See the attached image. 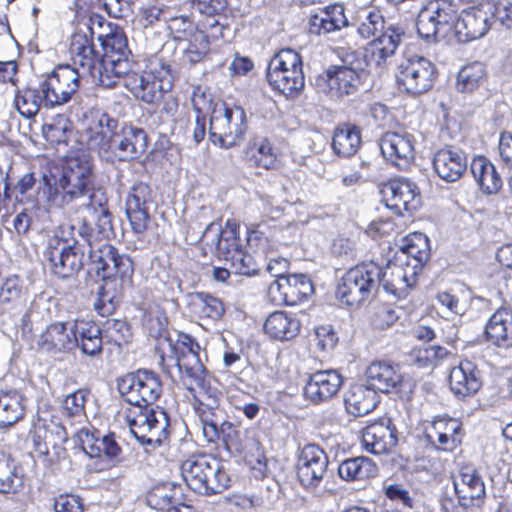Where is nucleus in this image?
<instances>
[{"label": "nucleus", "mask_w": 512, "mask_h": 512, "mask_svg": "<svg viewBox=\"0 0 512 512\" xmlns=\"http://www.w3.org/2000/svg\"><path fill=\"white\" fill-rule=\"evenodd\" d=\"M148 148V136L142 129L123 124L117 129L105 162H124L139 158Z\"/></svg>", "instance_id": "obj_18"}, {"label": "nucleus", "mask_w": 512, "mask_h": 512, "mask_svg": "<svg viewBox=\"0 0 512 512\" xmlns=\"http://www.w3.org/2000/svg\"><path fill=\"white\" fill-rule=\"evenodd\" d=\"M284 299L287 305H296L313 293V285L304 274H292L286 277Z\"/></svg>", "instance_id": "obj_50"}, {"label": "nucleus", "mask_w": 512, "mask_h": 512, "mask_svg": "<svg viewBox=\"0 0 512 512\" xmlns=\"http://www.w3.org/2000/svg\"><path fill=\"white\" fill-rule=\"evenodd\" d=\"M91 78L105 88H112L118 83L120 79L115 72L112 55H103Z\"/></svg>", "instance_id": "obj_56"}, {"label": "nucleus", "mask_w": 512, "mask_h": 512, "mask_svg": "<svg viewBox=\"0 0 512 512\" xmlns=\"http://www.w3.org/2000/svg\"><path fill=\"white\" fill-rule=\"evenodd\" d=\"M398 256H401L404 261H409L412 268L419 272L430 256L427 236L420 232L406 236L402 241L401 251Z\"/></svg>", "instance_id": "obj_37"}, {"label": "nucleus", "mask_w": 512, "mask_h": 512, "mask_svg": "<svg viewBox=\"0 0 512 512\" xmlns=\"http://www.w3.org/2000/svg\"><path fill=\"white\" fill-rule=\"evenodd\" d=\"M44 95L40 81L37 85L17 89L14 95V106L21 116L32 118L39 112L42 105L46 107Z\"/></svg>", "instance_id": "obj_42"}, {"label": "nucleus", "mask_w": 512, "mask_h": 512, "mask_svg": "<svg viewBox=\"0 0 512 512\" xmlns=\"http://www.w3.org/2000/svg\"><path fill=\"white\" fill-rule=\"evenodd\" d=\"M77 437L82 450L91 458H116L121 452V448L112 437H99L86 429L80 430Z\"/></svg>", "instance_id": "obj_36"}, {"label": "nucleus", "mask_w": 512, "mask_h": 512, "mask_svg": "<svg viewBox=\"0 0 512 512\" xmlns=\"http://www.w3.org/2000/svg\"><path fill=\"white\" fill-rule=\"evenodd\" d=\"M98 40L104 50V55L110 54L115 56L128 55L127 39L120 30H114L106 35H99Z\"/></svg>", "instance_id": "obj_57"}, {"label": "nucleus", "mask_w": 512, "mask_h": 512, "mask_svg": "<svg viewBox=\"0 0 512 512\" xmlns=\"http://www.w3.org/2000/svg\"><path fill=\"white\" fill-rule=\"evenodd\" d=\"M94 218V226L83 221L77 229L78 235L87 243L89 249H94L93 246L96 242L108 240L115 235L112 215L109 210H102V212L95 215Z\"/></svg>", "instance_id": "obj_40"}, {"label": "nucleus", "mask_w": 512, "mask_h": 512, "mask_svg": "<svg viewBox=\"0 0 512 512\" xmlns=\"http://www.w3.org/2000/svg\"><path fill=\"white\" fill-rule=\"evenodd\" d=\"M379 275L380 266L374 262L349 269L337 285L336 297L348 306L361 304L376 292Z\"/></svg>", "instance_id": "obj_8"}, {"label": "nucleus", "mask_w": 512, "mask_h": 512, "mask_svg": "<svg viewBox=\"0 0 512 512\" xmlns=\"http://www.w3.org/2000/svg\"><path fill=\"white\" fill-rule=\"evenodd\" d=\"M80 206L92 212L93 216L98 215L102 210H109L107 207V198L101 191L92 190L90 187L85 198H81Z\"/></svg>", "instance_id": "obj_62"}, {"label": "nucleus", "mask_w": 512, "mask_h": 512, "mask_svg": "<svg viewBox=\"0 0 512 512\" xmlns=\"http://www.w3.org/2000/svg\"><path fill=\"white\" fill-rule=\"evenodd\" d=\"M24 415V397L17 390L0 391V428L14 425Z\"/></svg>", "instance_id": "obj_44"}, {"label": "nucleus", "mask_w": 512, "mask_h": 512, "mask_svg": "<svg viewBox=\"0 0 512 512\" xmlns=\"http://www.w3.org/2000/svg\"><path fill=\"white\" fill-rule=\"evenodd\" d=\"M77 325L54 322L39 335L37 344L45 352L56 354L71 351L78 346Z\"/></svg>", "instance_id": "obj_22"}, {"label": "nucleus", "mask_w": 512, "mask_h": 512, "mask_svg": "<svg viewBox=\"0 0 512 512\" xmlns=\"http://www.w3.org/2000/svg\"><path fill=\"white\" fill-rule=\"evenodd\" d=\"M344 402L349 414L360 417L376 408L378 395L368 385L354 384L347 391Z\"/></svg>", "instance_id": "obj_35"}, {"label": "nucleus", "mask_w": 512, "mask_h": 512, "mask_svg": "<svg viewBox=\"0 0 512 512\" xmlns=\"http://www.w3.org/2000/svg\"><path fill=\"white\" fill-rule=\"evenodd\" d=\"M309 24L311 33L321 35L340 30L347 26L348 20L344 13V7L335 3L312 15Z\"/></svg>", "instance_id": "obj_34"}, {"label": "nucleus", "mask_w": 512, "mask_h": 512, "mask_svg": "<svg viewBox=\"0 0 512 512\" xmlns=\"http://www.w3.org/2000/svg\"><path fill=\"white\" fill-rule=\"evenodd\" d=\"M485 335L489 341L499 347L512 344V311L498 309L489 319Z\"/></svg>", "instance_id": "obj_39"}, {"label": "nucleus", "mask_w": 512, "mask_h": 512, "mask_svg": "<svg viewBox=\"0 0 512 512\" xmlns=\"http://www.w3.org/2000/svg\"><path fill=\"white\" fill-rule=\"evenodd\" d=\"M117 388L130 405L125 418L139 443L152 448L165 443L169 437V417L162 408L152 406L162 393L159 377L152 371L138 370L120 378Z\"/></svg>", "instance_id": "obj_1"}, {"label": "nucleus", "mask_w": 512, "mask_h": 512, "mask_svg": "<svg viewBox=\"0 0 512 512\" xmlns=\"http://www.w3.org/2000/svg\"><path fill=\"white\" fill-rule=\"evenodd\" d=\"M92 185V165L86 158L70 157L62 168L44 174L39 187L45 201L63 208L85 198Z\"/></svg>", "instance_id": "obj_3"}, {"label": "nucleus", "mask_w": 512, "mask_h": 512, "mask_svg": "<svg viewBox=\"0 0 512 512\" xmlns=\"http://www.w3.org/2000/svg\"><path fill=\"white\" fill-rule=\"evenodd\" d=\"M172 76L168 67L161 65L138 74L129 75L126 88L133 95L148 104L161 100L172 89Z\"/></svg>", "instance_id": "obj_15"}, {"label": "nucleus", "mask_w": 512, "mask_h": 512, "mask_svg": "<svg viewBox=\"0 0 512 512\" xmlns=\"http://www.w3.org/2000/svg\"><path fill=\"white\" fill-rule=\"evenodd\" d=\"M363 71L347 65H333L315 78L318 92L331 99H340L357 92Z\"/></svg>", "instance_id": "obj_16"}, {"label": "nucleus", "mask_w": 512, "mask_h": 512, "mask_svg": "<svg viewBox=\"0 0 512 512\" xmlns=\"http://www.w3.org/2000/svg\"><path fill=\"white\" fill-rule=\"evenodd\" d=\"M174 356L168 359L174 361L180 373L183 385L193 398L200 404L213 408L217 405V389L211 387L207 370L200 360V345L188 334H180L173 345L168 338L163 339Z\"/></svg>", "instance_id": "obj_4"}, {"label": "nucleus", "mask_w": 512, "mask_h": 512, "mask_svg": "<svg viewBox=\"0 0 512 512\" xmlns=\"http://www.w3.org/2000/svg\"><path fill=\"white\" fill-rule=\"evenodd\" d=\"M216 237L219 254L224 260L230 262L236 274L249 276L257 271L254 258L242 249L233 231L217 233Z\"/></svg>", "instance_id": "obj_23"}, {"label": "nucleus", "mask_w": 512, "mask_h": 512, "mask_svg": "<svg viewBox=\"0 0 512 512\" xmlns=\"http://www.w3.org/2000/svg\"><path fill=\"white\" fill-rule=\"evenodd\" d=\"M449 386L457 397H467L475 394L481 381L474 363L469 360H462L458 366L451 369L449 375Z\"/></svg>", "instance_id": "obj_32"}, {"label": "nucleus", "mask_w": 512, "mask_h": 512, "mask_svg": "<svg viewBox=\"0 0 512 512\" xmlns=\"http://www.w3.org/2000/svg\"><path fill=\"white\" fill-rule=\"evenodd\" d=\"M266 78L274 90L293 97L305 85L302 58L293 49H282L270 60Z\"/></svg>", "instance_id": "obj_7"}, {"label": "nucleus", "mask_w": 512, "mask_h": 512, "mask_svg": "<svg viewBox=\"0 0 512 512\" xmlns=\"http://www.w3.org/2000/svg\"><path fill=\"white\" fill-rule=\"evenodd\" d=\"M194 400L199 404L200 419L202 422L203 434L209 442H214L219 438V421L216 415L212 412L218 405L209 408L206 405L200 404L195 398ZM217 404H219V392L217 391Z\"/></svg>", "instance_id": "obj_58"}, {"label": "nucleus", "mask_w": 512, "mask_h": 512, "mask_svg": "<svg viewBox=\"0 0 512 512\" xmlns=\"http://www.w3.org/2000/svg\"><path fill=\"white\" fill-rule=\"evenodd\" d=\"M357 31L365 39L377 36L371 43L370 61L382 73L402 41L404 31L400 27L389 26L385 29V20L380 11L372 9L360 16Z\"/></svg>", "instance_id": "obj_5"}, {"label": "nucleus", "mask_w": 512, "mask_h": 512, "mask_svg": "<svg viewBox=\"0 0 512 512\" xmlns=\"http://www.w3.org/2000/svg\"><path fill=\"white\" fill-rule=\"evenodd\" d=\"M53 204L45 201L42 189L38 186L35 199H27L24 208L15 216L13 226L19 235H26L41 219L46 217Z\"/></svg>", "instance_id": "obj_29"}, {"label": "nucleus", "mask_w": 512, "mask_h": 512, "mask_svg": "<svg viewBox=\"0 0 512 512\" xmlns=\"http://www.w3.org/2000/svg\"><path fill=\"white\" fill-rule=\"evenodd\" d=\"M329 466V457L316 444H307L299 452L296 471L297 478L304 489L316 492L321 487Z\"/></svg>", "instance_id": "obj_17"}, {"label": "nucleus", "mask_w": 512, "mask_h": 512, "mask_svg": "<svg viewBox=\"0 0 512 512\" xmlns=\"http://www.w3.org/2000/svg\"><path fill=\"white\" fill-rule=\"evenodd\" d=\"M70 52L72 54L73 64L81 74V78L90 76L95 71L101 58L95 51L94 45L85 34L75 33L72 36L70 44Z\"/></svg>", "instance_id": "obj_31"}, {"label": "nucleus", "mask_w": 512, "mask_h": 512, "mask_svg": "<svg viewBox=\"0 0 512 512\" xmlns=\"http://www.w3.org/2000/svg\"><path fill=\"white\" fill-rule=\"evenodd\" d=\"M105 332L109 341L117 346L128 343L131 339V329L127 322L123 320L112 319L106 322Z\"/></svg>", "instance_id": "obj_61"}, {"label": "nucleus", "mask_w": 512, "mask_h": 512, "mask_svg": "<svg viewBox=\"0 0 512 512\" xmlns=\"http://www.w3.org/2000/svg\"><path fill=\"white\" fill-rule=\"evenodd\" d=\"M485 76V67L481 62H473L464 66L458 73L457 87L462 92L476 89Z\"/></svg>", "instance_id": "obj_53"}, {"label": "nucleus", "mask_w": 512, "mask_h": 512, "mask_svg": "<svg viewBox=\"0 0 512 512\" xmlns=\"http://www.w3.org/2000/svg\"><path fill=\"white\" fill-rule=\"evenodd\" d=\"M120 123L107 112L89 109L82 119V138L87 147L105 161Z\"/></svg>", "instance_id": "obj_11"}, {"label": "nucleus", "mask_w": 512, "mask_h": 512, "mask_svg": "<svg viewBox=\"0 0 512 512\" xmlns=\"http://www.w3.org/2000/svg\"><path fill=\"white\" fill-rule=\"evenodd\" d=\"M247 131V117L240 106L216 105L210 118L211 141L222 148L239 144Z\"/></svg>", "instance_id": "obj_10"}, {"label": "nucleus", "mask_w": 512, "mask_h": 512, "mask_svg": "<svg viewBox=\"0 0 512 512\" xmlns=\"http://www.w3.org/2000/svg\"><path fill=\"white\" fill-rule=\"evenodd\" d=\"M383 199L389 209L397 214L416 211L421 202L417 185L411 180L398 177L389 180L382 189Z\"/></svg>", "instance_id": "obj_20"}, {"label": "nucleus", "mask_w": 512, "mask_h": 512, "mask_svg": "<svg viewBox=\"0 0 512 512\" xmlns=\"http://www.w3.org/2000/svg\"><path fill=\"white\" fill-rule=\"evenodd\" d=\"M417 274L409 261L396 256L395 260L389 261L384 268L380 267L379 285L381 284L387 293L402 298L416 283Z\"/></svg>", "instance_id": "obj_21"}, {"label": "nucleus", "mask_w": 512, "mask_h": 512, "mask_svg": "<svg viewBox=\"0 0 512 512\" xmlns=\"http://www.w3.org/2000/svg\"><path fill=\"white\" fill-rule=\"evenodd\" d=\"M89 256L95 265V270L104 283L99 288L98 297L94 302L95 311L102 317H107L116 309L119 290L117 279L128 283L133 274V262L110 244H102L97 249H89Z\"/></svg>", "instance_id": "obj_2"}, {"label": "nucleus", "mask_w": 512, "mask_h": 512, "mask_svg": "<svg viewBox=\"0 0 512 512\" xmlns=\"http://www.w3.org/2000/svg\"><path fill=\"white\" fill-rule=\"evenodd\" d=\"M28 290L24 282L16 275L6 278L0 285V304L12 309L23 306Z\"/></svg>", "instance_id": "obj_49"}, {"label": "nucleus", "mask_w": 512, "mask_h": 512, "mask_svg": "<svg viewBox=\"0 0 512 512\" xmlns=\"http://www.w3.org/2000/svg\"><path fill=\"white\" fill-rule=\"evenodd\" d=\"M78 346L81 351L89 356H96L102 351L101 330L96 324L83 323L79 329L76 328Z\"/></svg>", "instance_id": "obj_52"}, {"label": "nucleus", "mask_w": 512, "mask_h": 512, "mask_svg": "<svg viewBox=\"0 0 512 512\" xmlns=\"http://www.w3.org/2000/svg\"><path fill=\"white\" fill-rule=\"evenodd\" d=\"M184 58L192 64L202 61L209 52V37L203 31L195 30L190 34Z\"/></svg>", "instance_id": "obj_54"}, {"label": "nucleus", "mask_w": 512, "mask_h": 512, "mask_svg": "<svg viewBox=\"0 0 512 512\" xmlns=\"http://www.w3.org/2000/svg\"><path fill=\"white\" fill-rule=\"evenodd\" d=\"M67 120L59 116L51 122H47L42 127L44 138L51 144H60L66 142Z\"/></svg>", "instance_id": "obj_60"}, {"label": "nucleus", "mask_w": 512, "mask_h": 512, "mask_svg": "<svg viewBox=\"0 0 512 512\" xmlns=\"http://www.w3.org/2000/svg\"><path fill=\"white\" fill-rule=\"evenodd\" d=\"M377 466L368 457L359 456L344 460L338 467V475L344 481H358L374 477Z\"/></svg>", "instance_id": "obj_45"}, {"label": "nucleus", "mask_w": 512, "mask_h": 512, "mask_svg": "<svg viewBox=\"0 0 512 512\" xmlns=\"http://www.w3.org/2000/svg\"><path fill=\"white\" fill-rule=\"evenodd\" d=\"M315 338L314 341L316 343V347L320 351H329L332 350L338 341V337L335 331L329 325L319 326L315 329Z\"/></svg>", "instance_id": "obj_64"}, {"label": "nucleus", "mask_w": 512, "mask_h": 512, "mask_svg": "<svg viewBox=\"0 0 512 512\" xmlns=\"http://www.w3.org/2000/svg\"><path fill=\"white\" fill-rule=\"evenodd\" d=\"M467 168V159L460 150L439 149L433 157V169L445 182L458 181Z\"/></svg>", "instance_id": "obj_30"}, {"label": "nucleus", "mask_w": 512, "mask_h": 512, "mask_svg": "<svg viewBox=\"0 0 512 512\" xmlns=\"http://www.w3.org/2000/svg\"><path fill=\"white\" fill-rule=\"evenodd\" d=\"M362 143L361 129L351 123L339 124L333 133L332 149L339 157L353 156Z\"/></svg>", "instance_id": "obj_38"}, {"label": "nucleus", "mask_w": 512, "mask_h": 512, "mask_svg": "<svg viewBox=\"0 0 512 512\" xmlns=\"http://www.w3.org/2000/svg\"><path fill=\"white\" fill-rule=\"evenodd\" d=\"M399 432L390 418L381 419L366 426L362 431V442L374 454H386L397 445Z\"/></svg>", "instance_id": "obj_24"}, {"label": "nucleus", "mask_w": 512, "mask_h": 512, "mask_svg": "<svg viewBox=\"0 0 512 512\" xmlns=\"http://www.w3.org/2000/svg\"><path fill=\"white\" fill-rule=\"evenodd\" d=\"M64 239L58 235L51 236L44 250V257L49 262L51 272L61 279L70 278L66 269Z\"/></svg>", "instance_id": "obj_46"}, {"label": "nucleus", "mask_w": 512, "mask_h": 512, "mask_svg": "<svg viewBox=\"0 0 512 512\" xmlns=\"http://www.w3.org/2000/svg\"><path fill=\"white\" fill-rule=\"evenodd\" d=\"M81 74L70 65H59L40 79L45 92L46 107L53 108L68 103L80 88Z\"/></svg>", "instance_id": "obj_14"}, {"label": "nucleus", "mask_w": 512, "mask_h": 512, "mask_svg": "<svg viewBox=\"0 0 512 512\" xmlns=\"http://www.w3.org/2000/svg\"><path fill=\"white\" fill-rule=\"evenodd\" d=\"M23 486L22 477L11 458L0 452V493H16Z\"/></svg>", "instance_id": "obj_51"}, {"label": "nucleus", "mask_w": 512, "mask_h": 512, "mask_svg": "<svg viewBox=\"0 0 512 512\" xmlns=\"http://www.w3.org/2000/svg\"><path fill=\"white\" fill-rule=\"evenodd\" d=\"M264 333L272 340L289 341L300 332V321L292 314L275 311L263 324Z\"/></svg>", "instance_id": "obj_33"}, {"label": "nucleus", "mask_w": 512, "mask_h": 512, "mask_svg": "<svg viewBox=\"0 0 512 512\" xmlns=\"http://www.w3.org/2000/svg\"><path fill=\"white\" fill-rule=\"evenodd\" d=\"M425 435L437 449L451 451L462 442V424L455 418L437 417L426 428Z\"/></svg>", "instance_id": "obj_26"}, {"label": "nucleus", "mask_w": 512, "mask_h": 512, "mask_svg": "<svg viewBox=\"0 0 512 512\" xmlns=\"http://www.w3.org/2000/svg\"><path fill=\"white\" fill-rule=\"evenodd\" d=\"M453 487L461 510L454 505L452 499L445 498L442 500L444 512H465L466 508L480 506L484 502L486 493L483 476L480 470L472 464L460 467L453 476Z\"/></svg>", "instance_id": "obj_12"}, {"label": "nucleus", "mask_w": 512, "mask_h": 512, "mask_svg": "<svg viewBox=\"0 0 512 512\" xmlns=\"http://www.w3.org/2000/svg\"><path fill=\"white\" fill-rule=\"evenodd\" d=\"M380 149L388 161L405 168L414 159V137L407 132H386L380 140Z\"/></svg>", "instance_id": "obj_25"}, {"label": "nucleus", "mask_w": 512, "mask_h": 512, "mask_svg": "<svg viewBox=\"0 0 512 512\" xmlns=\"http://www.w3.org/2000/svg\"><path fill=\"white\" fill-rule=\"evenodd\" d=\"M474 179L486 194L497 193L502 187V178L494 164L484 156L475 157L470 165Z\"/></svg>", "instance_id": "obj_41"}, {"label": "nucleus", "mask_w": 512, "mask_h": 512, "mask_svg": "<svg viewBox=\"0 0 512 512\" xmlns=\"http://www.w3.org/2000/svg\"><path fill=\"white\" fill-rule=\"evenodd\" d=\"M189 307L191 312L199 318L217 320L224 313L223 303L218 298L204 292L190 295Z\"/></svg>", "instance_id": "obj_47"}, {"label": "nucleus", "mask_w": 512, "mask_h": 512, "mask_svg": "<svg viewBox=\"0 0 512 512\" xmlns=\"http://www.w3.org/2000/svg\"><path fill=\"white\" fill-rule=\"evenodd\" d=\"M366 382L377 393L398 392L403 385V375L397 366L390 363L373 362L365 372Z\"/></svg>", "instance_id": "obj_28"}, {"label": "nucleus", "mask_w": 512, "mask_h": 512, "mask_svg": "<svg viewBox=\"0 0 512 512\" xmlns=\"http://www.w3.org/2000/svg\"><path fill=\"white\" fill-rule=\"evenodd\" d=\"M399 88L413 95L428 91L436 78L434 64L427 58L412 55L403 58L395 74Z\"/></svg>", "instance_id": "obj_13"}, {"label": "nucleus", "mask_w": 512, "mask_h": 512, "mask_svg": "<svg viewBox=\"0 0 512 512\" xmlns=\"http://www.w3.org/2000/svg\"><path fill=\"white\" fill-rule=\"evenodd\" d=\"M180 488L173 483H161L152 487L147 495L146 502L148 506L155 510L165 511L172 504H178L180 501Z\"/></svg>", "instance_id": "obj_48"}, {"label": "nucleus", "mask_w": 512, "mask_h": 512, "mask_svg": "<svg viewBox=\"0 0 512 512\" xmlns=\"http://www.w3.org/2000/svg\"><path fill=\"white\" fill-rule=\"evenodd\" d=\"M448 355V351L438 345L424 346L415 349L411 361L420 368H430Z\"/></svg>", "instance_id": "obj_55"}, {"label": "nucleus", "mask_w": 512, "mask_h": 512, "mask_svg": "<svg viewBox=\"0 0 512 512\" xmlns=\"http://www.w3.org/2000/svg\"><path fill=\"white\" fill-rule=\"evenodd\" d=\"M126 214L134 233L143 234L147 230L150 221L147 208L126 207Z\"/></svg>", "instance_id": "obj_63"}, {"label": "nucleus", "mask_w": 512, "mask_h": 512, "mask_svg": "<svg viewBox=\"0 0 512 512\" xmlns=\"http://www.w3.org/2000/svg\"><path fill=\"white\" fill-rule=\"evenodd\" d=\"M63 246L65 247L66 269H69L70 277H72L83 267L84 251L81 249L78 239H74L72 243L64 240Z\"/></svg>", "instance_id": "obj_59"}, {"label": "nucleus", "mask_w": 512, "mask_h": 512, "mask_svg": "<svg viewBox=\"0 0 512 512\" xmlns=\"http://www.w3.org/2000/svg\"><path fill=\"white\" fill-rule=\"evenodd\" d=\"M457 17V6L452 0H429L417 17L418 34L427 41L445 39L454 33Z\"/></svg>", "instance_id": "obj_9"}, {"label": "nucleus", "mask_w": 512, "mask_h": 512, "mask_svg": "<svg viewBox=\"0 0 512 512\" xmlns=\"http://www.w3.org/2000/svg\"><path fill=\"white\" fill-rule=\"evenodd\" d=\"M494 19L491 4L463 10L455 23L454 34L459 42H470L486 35Z\"/></svg>", "instance_id": "obj_19"}, {"label": "nucleus", "mask_w": 512, "mask_h": 512, "mask_svg": "<svg viewBox=\"0 0 512 512\" xmlns=\"http://www.w3.org/2000/svg\"><path fill=\"white\" fill-rule=\"evenodd\" d=\"M186 484L195 492L212 495L223 492L229 485V476L221 462L209 455L192 456L181 465Z\"/></svg>", "instance_id": "obj_6"}, {"label": "nucleus", "mask_w": 512, "mask_h": 512, "mask_svg": "<svg viewBox=\"0 0 512 512\" xmlns=\"http://www.w3.org/2000/svg\"><path fill=\"white\" fill-rule=\"evenodd\" d=\"M342 384L343 378L338 371H317L309 377L304 387V395L315 404L325 402L338 393Z\"/></svg>", "instance_id": "obj_27"}, {"label": "nucleus", "mask_w": 512, "mask_h": 512, "mask_svg": "<svg viewBox=\"0 0 512 512\" xmlns=\"http://www.w3.org/2000/svg\"><path fill=\"white\" fill-rule=\"evenodd\" d=\"M244 158L251 166L265 169L273 168L277 159L271 142L260 136L250 139L244 150Z\"/></svg>", "instance_id": "obj_43"}]
</instances>
